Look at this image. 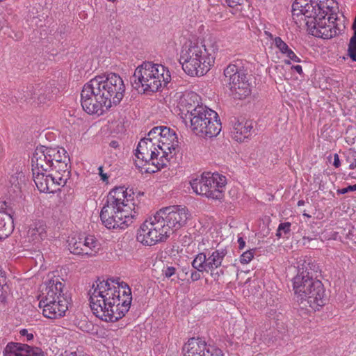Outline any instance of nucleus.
Returning a JSON list of instances; mask_svg holds the SVG:
<instances>
[{"mask_svg": "<svg viewBox=\"0 0 356 356\" xmlns=\"http://www.w3.org/2000/svg\"><path fill=\"white\" fill-rule=\"evenodd\" d=\"M125 85L115 73L96 76L86 83L81 93L83 109L88 114L102 115L122 101Z\"/></svg>", "mask_w": 356, "mask_h": 356, "instance_id": "1", "label": "nucleus"}, {"mask_svg": "<svg viewBox=\"0 0 356 356\" xmlns=\"http://www.w3.org/2000/svg\"><path fill=\"white\" fill-rule=\"evenodd\" d=\"M334 0H296L292 6L293 17H301L308 31L315 37L330 39L343 31L337 18L330 15Z\"/></svg>", "mask_w": 356, "mask_h": 356, "instance_id": "2", "label": "nucleus"}, {"mask_svg": "<svg viewBox=\"0 0 356 356\" xmlns=\"http://www.w3.org/2000/svg\"><path fill=\"white\" fill-rule=\"evenodd\" d=\"M135 204L131 195L124 187L112 189L100 213L102 224L107 229H125L136 216Z\"/></svg>", "mask_w": 356, "mask_h": 356, "instance_id": "3", "label": "nucleus"}, {"mask_svg": "<svg viewBox=\"0 0 356 356\" xmlns=\"http://www.w3.org/2000/svg\"><path fill=\"white\" fill-rule=\"evenodd\" d=\"M218 50V44L211 38L185 44L179 60L182 69L189 76H203L213 65Z\"/></svg>", "mask_w": 356, "mask_h": 356, "instance_id": "4", "label": "nucleus"}, {"mask_svg": "<svg viewBox=\"0 0 356 356\" xmlns=\"http://www.w3.org/2000/svg\"><path fill=\"white\" fill-rule=\"evenodd\" d=\"M171 80V74L165 66L152 62H143L138 66L131 78L132 87L138 92H157Z\"/></svg>", "mask_w": 356, "mask_h": 356, "instance_id": "5", "label": "nucleus"}, {"mask_svg": "<svg viewBox=\"0 0 356 356\" xmlns=\"http://www.w3.org/2000/svg\"><path fill=\"white\" fill-rule=\"evenodd\" d=\"M293 288L297 302L302 309L319 310L325 304V289L322 282L314 280L309 272H298L293 280Z\"/></svg>", "mask_w": 356, "mask_h": 356, "instance_id": "6", "label": "nucleus"}, {"mask_svg": "<svg viewBox=\"0 0 356 356\" xmlns=\"http://www.w3.org/2000/svg\"><path fill=\"white\" fill-rule=\"evenodd\" d=\"M39 298V307L42 309L46 318H60L68 309L70 298L64 292V284L58 276H53L45 283V289Z\"/></svg>", "mask_w": 356, "mask_h": 356, "instance_id": "7", "label": "nucleus"}, {"mask_svg": "<svg viewBox=\"0 0 356 356\" xmlns=\"http://www.w3.org/2000/svg\"><path fill=\"white\" fill-rule=\"evenodd\" d=\"M152 136L142 138L136 149V166L142 173H154L165 167L168 159L162 157L158 147H156L154 139Z\"/></svg>", "mask_w": 356, "mask_h": 356, "instance_id": "8", "label": "nucleus"}, {"mask_svg": "<svg viewBox=\"0 0 356 356\" xmlns=\"http://www.w3.org/2000/svg\"><path fill=\"white\" fill-rule=\"evenodd\" d=\"M124 282L118 283L113 280H96L89 289L88 294L89 296L90 303H95L94 307L97 311L100 309V303H108L113 307H118L122 306L124 298H122V287Z\"/></svg>", "mask_w": 356, "mask_h": 356, "instance_id": "9", "label": "nucleus"}, {"mask_svg": "<svg viewBox=\"0 0 356 356\" xmlns=\"http://www.w3.org/2000/svg\"><path fill=\"white\" fill-rule=\"evenodd\" d=\"M188 118L191 130L200 137H215L221 131L218 113L207 106L200 105Z\"/></svg>", "mask_w": 356, "mask_h": 356, "instance_id": "10", "label": "nucleus"}, {"mask_svg": "<svg viewBox=\"0 0 356 356\" xmlns=\"http://www.w3.org/2000/svg\"><path fill=\"white\" fill-rule=\"evenodd\" d=\"M170 234V229L166 227L159 211L140 225L136 239L144 245L152 246L165 241Z\"/></svg>", "mask_w": 356, "mask_h": 356, "instance_id": "11", "label": "nucleus"}, {"mask_svg": "<svg viewBox=\"0 0 356 356\" xmlns=\"http://www.w3.org/2000/svg\"><path fill=\"white\" fill-rule=\"evenodd\" d=\"M227 184L225 176L218 172H205L201 176L193 179L190 185L197 195H204L213 200H221Z\"/></svg>", "mask_w": 356, "mask_h": 356, "instance_id": "12", "label": "nucleus"}, {"mask_svg": "<svg viewBox=\"0 0 356 356\" xmlns=\"http://www.w3.org/2000/svg\"><path fill=\"white\" fill-rule=\"evenodd\" d=\"M224 81L234 98L244 99L250 94V83L243 67L231 63L224 70Z\"/></svg>", "mask_w": 356, "mask_h": 356, "instance_id": "13", "label": "nucleus"}, {"mask_svg": "<svg viewBox=\"0 0 356 356\" xmlns=\"http://www.w3.org/2000/svg\"><path fill=\"white\" fill-rule=\"evenodd\" d=\"M148 136H152L156 146L162 154V157L168 159V163L179 148V140L176 131L165 126L152 128L148 133Z\"/></svg>", "mask_w": 356, "mask_h": 356, "instance_id": "14", "label": "nucleus"}, {"mask_svg": "<svg viewBox=\"0 0 356 356\" xmlns=\"http://www.w3.org/2000/svg\"><path fill=\"white\" fill-rule=\"evenodd\" d=\"M122 298H124L122 306L118 307H113L108 303H100L102 310H97L94 307L95 303H90V309L93 314L105 322H115L122 318L128 312L132 301L131 291L128 284H123Z\"/></svg>", "mask_w": 356, "mask_h": 356, "instance_id": "15", "label": "nucleus"}, {"mask_svg": "<svg viewBox=\"0 0 356 356\" xmlns=\"http://www.w3.org/2000/svg\"><path fill=\"white\" fill-rule=\"evenodd\" d=\"M227 254L226 248L198 253L191 263L192 267L196 270L210 272L213 275V271L222 266Z\"/></svg>", "mask_w": 356, "mask_h": 356, "instance_id": "16", "label": "nucleus"}, {"mask_svg": "<svg viewBox=\"0 0 356 356\" xmlns=\"http://www.w3.org/2000/svg\"><path fill=\"white\" fill-rule=\"evenodd\" d=\"M159 212L171 234L184 227L191 217L188 209L182 206L165 207L160 209Z\"/></svg>", "mask_w": 356, "mask_h": 356, "instance_id": "17", "label": "nucleus"}, {"mask_svg": "<svg viewBox=\"0 0 356 356\" xmlns=\"http://www.w3.org/2000/svg\"><path fill=\"white\" fill-rule=\"evenodd\" d=\"M60 172H54L47 174L45 172H33L34 182L38 189L42 193H54L58 186H64L68 179Z\"/></svg>", "mask_w": 356, "mask_h": 356, "instance_id": "18", "label": "nucleus"}, {"mask_svg": "<svg viewBox=\"0 0 356 356\" xmlns=\"http://www.w3.org/2000/svg\"><path fill=\"white\" fill-rule=\"evenodd\" d=\"M184 356H223L220 349L207 345L200 338L190 339L184 346Z\"/></svg>", "mask_w": 356, "mask_h": 356, "instance_id": "19", "label": "nucleus"}, {"mask_svg": "<svg viewBox=\"0 0 356 356\" xmlns=\"http://www.w3.org/2000/svg\"><path fill=\"white\" fill-rule=\"evenodd\" d=\"M47 152L49 159L51 160V163H53V170L60 172V175H65V177L69 179L70 158L65 149L63 147H47Z\"/></svg>", "mask_w": 356, "mask_h": 356, "instance_id": "20", "label": "nucleus"}, {"mask_svg": "<svg viewBox=\"0 0 356 356\" xmlns=\"http://www.w3.org/2000/svg\"><path fill=\"white\" fill-rule=\"evenodd\" d=\"M32 171L47 172L49 170H53V163L49 159L47 147L41 146L37 147L31 159Z\"/></svg>", "mask_w": 356, "mask_h": 356, "instance_id": "21", "label": "nucleus"}, {"mask_svg": "<svg viewBox=\"0 0 356 356\" xmlns=\"http://www.w3.org/2000/svg\"><path fill=\"white\" fill-rule=\"evenodd\" d=\"M13 229L12 209L6 202H0V240L7 238Z\"/></svg>", "mask_w": 356, "mask_h": 356, "instance_id": "22", "label": "nucleus"}, {"mask_svg": "<svg viewBox=\"0 0 356 356\" xmlns=\"http://www.w3.org/2000/svg\"><path fill=\"white\" fill-rule=\"evenodd\" d=\"M252 129V121L234 119V121L232 122V137L236 141L243 142L251 136Z\"/></svg>", "mask_w": 356, "mask_h": 356, "instance_id": "23", "label": "nucleus"}, {"mask_svg": "<svg viewBox=\"0 0 356 356\" xmlns=\"http://www.w3.org/2000/svg\"><path fill=\"white\" fill-rule=\"evenodd\" d=\"M29 241L39 243L47 237V226L42 221L33 222L27 232Z\"/></svg>", "mask_w": 356, "mask_h": 356, "instance_id": "24", "label": "nucleus"}, {"mask_svg": "<svg viewBox=\"0 0 356 356\" xmlns=\"http://www.w3.org/2000/svg\"><path fill=\"white\" fill-rule=\"evenodd\" d=\"M197 95L195 93H191L188 95H184L181 99L178 104V107L181 111L182 115V118H184L186 124L188 122L189 118L188 115L192 114L193 113V110L197 109L200 105L196 106L195 102L193 101V99L197 98Z\"/></svg>", "mask_w": 356, "mask_h": 356, "instance_id": "25", "label": "nucleus"}, {"mask_svg": "<svg viewBox=\"0 0 356 356\" xmlns=\"http://www.w3.org/2000/svg\"><path fill=\"white\" fill-rule=\"evenodd\" d=\"M27 348V344L10 342L4 348L3 356H24Z\"/></svg>", "mask_w": 356, "mask_h": 356, "instance_id": "26", "label": "nucleus"}, {"mask_svg": "<svg viewBox=\"0 0 356 356\" xmlns=\"http://www.w3.org/2000/svg\"><path fill=\"white\" fill-rule=\"evenodd\" d=\"M225 2L231 9L230 12L232 14L245 16V0H225Z\"/></svg>", "mask_w": 356, "mask_h": 356, "instance_id": "27", "label": "nucleus"}, {"mask_svg": "<svg viewBox=\"0 0 356 356\" xmlns=\"http://www.w3.org/2000/svg\"><path fill=\"white\" fill-rule=\"evenodd\" d=\"M85 247L90 249L88 257L95 256L101 249V245L94 236H86Z\"/></svg>", "mask_w": 356, "mask_h": 356, "instance_id": "28", "label": "nucleus"}, {"mask_svg": "<svg viewBox=\"0 0 356 356\" xmlns=\"http://www.w3.org/2000/svg\"><path fill=\"white\" fill-rule=\"evenodd\" d=\"M81 235L73 236L69 238L67 241V247L71 253L77 255L80 254V251L81 250V248L79 249L81 245Z\"/></svg>", "mask_w": 356, "mask_h": 356, "instance_id": "29", "label": "nucleus"}, {"mask_svg": "<svg viewBox=\"0 0 356 356\" xmlns=\"http://www.w3.org/2000/svg\"><path fill=\"white\" fill-rule=\"evenodd\" d=\"M353 35L350 38L348 44V56L353 61H356V23L353 24Z\"/></svg>", "mask_w": 356, "mask_h": 356, "instance_id": "30", "label": "nucleus"}, {"mask_svg": "<svg viewBox=\"0 0 356 356\" xmlns=\"http://www.w3.org/2000/svg\"><path fill=\"white\" fill-rule=\"evenodd\" d=\"M291 222H289L280 223L277 229L276 236L281 238L288 234L291 232Z\"/></svg>", "mask_w": 356, "mask_h": 356, "instance_id": "31", "label": "nucleus"}, {"mask_svg": "<svg viewBox=\"0 0 356 356\" xmlns=\"http://www.w3.org/2000/svg\"><path fill=\"white\" fill-rule=\"evenodd\" d=\"M346 157L347 161L350 163L349 168H356V150L354 149H349L346 152Z\"/></svg>", "mask_w": 356, "mask_h": 356, "instance_id": "32", "label": "nucleus"}, {"mask_svg": "<svg viewBox=\"0 0 356 356\" xmlns=\"http://www.w3.org/2000/svg\"><path fill=\"white\" fill-rule=\"evenodd\" d=\"M26 353L24 356H44V352L38 347L30 346L26 350Z\"/></svg>", "mask_w": 356, "mask_h": 356, "instance_id": "33", "label": "nucleus"}, {"mask_svg": "<svg viewBox=\"0 0 356 356\" xmlns=\"http://www.w3.org/2000/svg\"><path fill=\"white\" fill-rule=\"evenodd\" d=\"M275 47L280 51L282 54H284L289 49L287 44L284 42L280 37H276L274 40Z\"/></svg>", "mask_w": 356, "mask_h": 356, "instance_id": "34", "label": "nucleus"}, {"mask_svg": "<svg viewBox=\"0 0 356 356\" xmlns=\"http://www.w3.org/2000/svg\"><path fill=\"white\" fill-rule=\"evenodd\" d=\"M254 250H247L240 257V262L243 264H248L254 257Z\"/></svg>", "mask_w": 356, "mask_h": 356, "instance_id": "35", "label": "nucleus"}, {"mask_svg": "<svg viewBox=\"0 0 356 356\" xmlns=\"http://www.w3.org/2000/svg\"><path fill=\"white\" fill-rule=\"evenodd\" d=\"M20 337L24 338V341H31L33 339L34 335L32 331H30L27 329H22L19 330Z\"/></svg>", "mask_w": 356, "mask_h": 356, "instance_id": "36", "label": "nucleus"}, {"mask_svg": "<svg viewBox=\"0 0 356 356\" xmlns=\"http://www.w3.org/2000/svg\"><path fill=\"white\" fill-rule=\"evenodd\" d=\"M203 272H205V270H193L191 273V280L193 282L197 281L201 279L202 277V273Z\"/></svg>", "mask_w": 356, "mask_h": 356, "instance_id": "37", "label": "nucleus"}, {"mask_svg": "<svg viewBox=\"0 0 356 356\" xmlns=\"http://www.w3.org/2000/svg\"><path fill=\"white\" fill-rule=\"evenodd\" d=\"M85 238H86V236L81 235V245L79 247V249L81 248V250L80 251V254L79 255H83V256H87L88 257V252L90 249H88L87 248L85 247V245H86V243L84 242Z\"/></svg>", "mask_w": 356, "mask_h": 356, "instance_id": "38", "label": "nucleus"}, {"mask_svg": "<svg viewBox=\"0 0 356 356\" xmlns=\"http://www.w3.org/2000/svg\"><path fill=\"white\" fill-rule=\"evenodd\" d=\"M30 93H31L30 95L28 94V96L26 97V99H32L35 98L36 96H38V99L40 103L42 102V97H40V95H41L40 90L35 89L33 92L30 91Z\"/></svg>", "mask_w": 356, "mask_h": 356, "instance_id": "39", "label": "nucleus"}, {"mask_svg": "<svg viewBox=\"0 0 356 356\" xmlns=\"http://www.w3.org/2000/svg\"><path fill=\"white\" fill-rule=\"evenodd\" d=\"M176 272V268L172 266H168L165 268L163 269V274L166 277H170L171 276L174 275Z\"/></svg>", "mask_w": 356, "mask_h": 356, "instance_id": "40", "label": "nucleus"}, {"mask_svg": "<svg viewBox=\"0 0 356 356\" xmlns=\"http://www.w3.org/2000/svg\"><path fill=\"white\" fill-rule=\"evenodd\" d=\"M356 191V184H354L352 186H348V187L343 188L341 189H338L337 191V192L338 194H345L350 191Z\"/></svg>", "mask_w": 356, "mask_h": 356, "instance_id": "41", "label": "nucleus"}, {"mask_svg": "<svg viewBox=\"0 0 356 356\" xmlns=\"http://www.w3.org/2000/svg\"><path fill=\"white\" fill-rule=\"evenodd\" d=\"M98 170H99V175L101 177L102 180L104 181H107L108 179V177L106 173L104 172L103 167L102 166H99L98 168Z\"/></svg>", "mask_w": 356, "mask_h": 356, "instance_id": "42", "label": "nucleus"}, {"mask_svg": "<svg viewBox=\"0 0 356 356\" xmlns=\"http://www.w3.org/2000/svg\"><path fill=\"white\" fill-rule=\"evenodd\" d=\"M340 164H341V163H340L339 157L337 154H335L334 156L333 165L335 168H339L340 166Z\"/></svg>", "mask_w": 356, "mask_h": 356, "instance_id": "43", "label": "nucleus"}, {"mask_svg": "<svg viewBox=\"0 0 356 356\" xmlns=\"http://www.w3.org/2000/svg\"><path fill=\"white\" fill-rule=\"evenodd\" d=\"M291 69L295 70L299 74H302V66L300 65H293L291 67Z\"/></svg>", "mask_w": 356, "mask_h": 356, "instance_id": "44", "label": "nucleus"}, {"mask_svg": "<svg viewBox=\"0 0 356 356\" xmlns=\"http://www.w3.org/2000/svg\"><path fill=\"white\" fill-rule=\"evenodd\" d=\"M238 248L241 250L243 249L245 246V242L242 237H238Z\"/></svg>", "mask_w": 356, "mask_h": 356, "instance_id": "45", "label": "nucleus"}, {"mask_svg": "<svg viewBox=\"0 0 356 356\" xmlns=\"http://www.w3.org/2000/svg\"><path fill=\"white\" fill-rule=\"evenodd\" d=\"M295 54L290 48L284 54L286 57L290 58Z\"/></svg>", "mask_w": 356, "mask_h": 356, "instance_id": "46", "label": "nucleus"}, {"mask_svg": "<svg viewBox=\"0 0 356 356\" xmlns=\"http://www.w3.org/2000/svg\"><path fill=\"white\" fill-rule=\"evenodd\" d=\"M289 59H291V60H293L294 62H296V63H300V58L298 57L296 55V54H293V55H292V56Z\"/></svg>", "mask_w": 356, "mask_h": 356, "instance_id": "47", "label": "nucleus"}, {"mask_svg": "<svg viewBox=\"0 0 356 356\" xmlns=\"http://www.w3.org/2000/svg\"><path fill=\"white\" fill-rule=\"evenodd\" d=\"M110 146L113 147V148H117L118 147V143L115 140H112L111 143H110Z\"/></svg>", "mask_w": 356, "mask_h": 356, "instance_id": "48", "label": "nucleus"}, {"mask_svg": "<svg viewBox=\"0 0 356 356\" xmlns=\"http://www.w3.org/2000/svg\"><path fill=\"white\" fill-rule=\"evenodd\" d=\"M276 312H274L273 310H270V312L268 313V317L269 318H272V316L273 315V314H275Z\"/></svg>", "mask_w": 356, "mask_h": 356, "instance_id": "49", "label": "nucleus"}, {"mask_svg": "<svg viewBox=\"0 0 356 356\" xmlns=\"http://www.w3.org/2000/svg\"><path fill=\"white\" fill-rule=\"evenodd\" d=\"M305 204V202L303 200H299L298 202V206H302Z\"/></svg>", "mask_w": 356, "mask_h": 356, "instance_id": "50", "label": "nucleus"}, {"mask_svg": "<svg viewBox=\"0 0 356 356\" xmlns=\"http://www.w3.org/2000/svg\"><path fill=\"white\" fill-rule=\"evenodd\" d=\"M303 215L307 216V218H311V216L308 215L307 213H304Z\"/></svg>", "mask_w": 356, "mask_h": 356, "instance_id": "51", "label": "nucleus"}, {"mask_svg": "<svg viewBox=\"0 0 356 356\" xmlns=\"http://www.w3.org/2000/svg\"><path fill=\"white\" fill-rule=\"evenodd\" d=\"M285 63L287 64V65H289V64H291V62L289 60H286Z\"/></svg>", "mask_w": 356, "mask_h": 356, "instance_id": "52", "label": "nucleus"}]
</instances>
